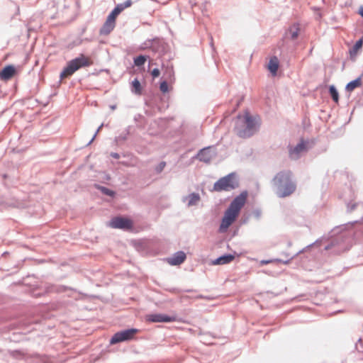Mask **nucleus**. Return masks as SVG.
I'll return each instance as SVG.
<instances>
[{
	"instance_id": "1",
	"label": "nucleus",
	"mask_w": 363,
	"mask_h": 363,
	"mask_svg": "<svg viewBox=\"0 0 363 363\" xmlns=\"http://www.w3.org/2000/svg\"><path fill=\"white\" fill-rule=\"evenodd\" d=\"M259 128V118L252 116L248 111L243 115H238L234 131L242 138H249L255 135Z\"/></svg>"
},
{
	"instance_id": "2",
	"label": "nucleus",
	"mask_w": 363,
	"mask_h": 363,
	"mask_svg": "<svg viewBox=\"0 0 363 363\" xmlns=\"http://www.w3.org/2000/svg\"><path fill=\"white\" fill-rule=\"evenodd\" d=\"M275 188V193L279 198H285L292 194L296 189V184L293 175L289 170L279 172L272 180Z\"/></svg>"
},
{
	"instance_id": "3",
	"label": "nucleus",
	"mask_w": 363,
	"mask_h": 363,
	"mask_svg": "<svg viewBox=\"0 0 363 363\" xmlns=\"http://www.w3.org/2000/svg\"><path fill=\"white\" fill-rule=\"evenodd\" d=\"M240 179L235 172H231L217 180L213 186V191L217 192L230 191L238 188Z\"/></svg>"
},
{
	"instance_id": "4",
	"label": "nucleus",
	"mask_w": 363,
	"mask_h": 363,
	"mask_svg": "<svg viewBox=\"0 0 363 363\" xmlns=\"http://www.w3.org/2000/svg\"><path fill=\"white\" fill-rule=\"evenodd\" d=\"M139 332L137 328H128L116 332L110 340L111 345H116L123 342H128L135 338V335Z\"/></svg>"
},
{
	"instance_id": "5",
	"label": "nucleus",
	"mask_w": 363,
	"mask_h": 363,
	"mask_svg": "<svg viewBox=\"0 0 363 363\" xmlns=\"http://www.w3.org/2000/svg\"><path fill=\"white\" fill-rule=\"evenodd\" d=\"M92 62L83 54L69 61L65 67V72L68 74H74L76 71L82 67L91 66Z\"/></svg>"
},
{
	"instance_id": "6",
	"label": "nucleus",
	"mask_w": 363,
	"mask_h": 363,
	"mask_svg": "<svg viewBox=\"0 0 363 363\" xmlns=\"http://www.w3.org/2000/svg\"><path fill=\"white\" fill-rule=\"evenodd\" d=\"M238 215L239 213L228 207L222 218L219 231L221 233L225 232L229 226L236 220Z\"/></svg>"
},
{
	"instance_id": "7",
	"label": "nucleus",
	"mask_w": 363,
	"mask_h": 363,
	"mask_svg": "<svg viewBox=\"0 0 363 363\" xmlns=\"http://www.w3.org/2000/svg\"><path fill=\"white\" fill-rule=\"evenodd\" d=\"M343 238V235H339L336 238H333L330 242L325 247V250H331L334 254H340L346 251L347 249L345 246Z\"/></svg>"
},
{
	"instance_id": "8",
	"label": "nucleus",
	"mask_w": 363,
	"mask_h": 363,
	"mask_svg": "<svg viewBox=\"0 0 363 363\" xmlns=\"http://www.w3.org/2000/svg\"><path fill=\"white\" fill-rule=\"evenodd\" d=\"M109 226L115 229L130 230L133 227V221L125 217L116 216L111 220Z\"/></svg>"
},
{
	"instance_id": "9",
	"label": "nucleus",
	"mask_w": 363,
	"mask_h": 363,
	"mask_svg": "<svg viewBox=\"0 0 363 363\" xmlns=\"http://www.w3.org/2000/svg\"><path fill=\"white\" fill-rule=\"evenodd\" d=\"M145 320L150 323H172L177 320V316L164 313H151L145 316Z\"/></svg>"
},
{
	"instance_id": "10",
	"label": "nucleus",
	"mask_w": 363,
	"mask_h": 363,
	"mask_svg": "<svg viewBox=\"0 0 363 363\" xmlns=\"http://www.w3.org/2000/svg\"><path fill=\"white\" fill-rule=\"evenodd\" d=\"M247 191L245 190L242 191L233 199L228 207L240 213V210L247 201Z\"/></svg>"
},
{
	"instance_id": "11",
	"label": "nucleus",
	"mask_w": 363,
	"mask_h": 363,
	"mask_svg": "<svg viewBox=\"0 0 363 363\" xmlns=\"http://www.w3.org/2000/svg\"><path fill=\"white\" fill-rule=\"evenodd\" d=\"M308 141L301 140L295 147L289 148V157L292 160H298L301 153L308 150Z\"/></svg>"
},
{
	"instance_id": "12",
	"label": "nucleus",
	"mask_w": 363,
	"mask_h": 363,
	"mask_svg": "<svg viewBox=\"0 0 363 363\" xmlns=\"http://www.w3.org/2000/svg\"><path fill=\"white\" fill-rule=\"evenodd\" d=\"M116 27V20L109 15L102 27L100 28L99 33L101 35H108Z\"/></svg>"
},
{
	"instance_id": "13",
	"label": "nucleus",
	"mask_w": 363,
	"mask_h": 363,
	"mask_svg": "<svg viewBox=\"0 0 363 363\" xmlns=\"http://www.w3.org/2000/svg\"><path fill=\"white\" fill-rule=\"evenodd\" d=\"M186 258V255L183 251H177L171 257L167 258V262L169 264L176 266L183 263Z\"/></svg>"
},
{
	"instance_id": "14",
	"label": "nucleus",
	"mask_w": 363,
	"mask_h": 363,
	"mask_svg": "<svg viewBox=\"0 0 363 363\" xmlns=\"http://www.w3.org/2000/svg\"><path fill=\"white\" fill-rule=\"evenodd\" d=\"M132 4V0H126L123 3L118 4L108 15L116 20L117 16L119 15L125 9L130 7Z\"/></svg>"
},
{
	"instance_id": "15",
	"label": "nucleus",
	"mask_w": 363,
	"mask_h": 363,
	"mask_svg": "<svg viewBox=\"0 0 363 363\" xmlns=\"http://www.w3.org/2000/svg\"><path fill=\"white\" fill-rule=\"evenodd\" d=\"M15 73L16 68L13 65H6L0 71V79L3 80H8L11 79Z\"/></svg>"
},
{
	"instance_id": "16",
	"label": "nucleus",
	"mask_w": 363,
	"mask_h": 363,
	"mask_svg": "<svg viewBox=\"0 0 363 363\" xmlns=\"http://www.w3.org/2000/svg\"><path fill=\"white\" fill-rule=\"evenodd\" d=\"M160 46V40L157 38H155L152 39L146 40L140 46V49H151L152 51L155 52L157 49Z\"/></svg>"
},
{
	"instance_id": "17",
	"label": "nucleus",
	"mask_w": 363,
	"mask_h": 363,
	"mask_svg": "<svg viewBox=\"0 0 363 363\" xmlns=\"http://www.w3.org/2000/svg\"><path fill=\"white\" fill-rule=\"evenodd\" d=\"M196 158L205 163H208L212 160V155L211 154L210 147H204L199 150L196 155Z\"/></svg>"
},
{
	"instance_id": "18",
	"label": "nucleus",
	"mask_w": 363,
	"mask_h": 363,
	"mask_svg": "<svg viewBox=\"0 0 363 363\" xmlns=\"http://www.w3.org/2000/svg\"><path fill=\"white\" fill-rule=\"evenodd\" d=\"M235 258V255L232 254H224L212 261L213 265H220L228 264Z\"/></svg>"
},
{
	"instance_id": "19",
	"label": "nucleus",
	"mask_w": 363,
	"mask_h": 363,
	"mask_svg": "<svg viewBox=\"0 0 363 363\" xmlns=\"http://www.w3.org/2000/svg\"><path fill=\"white\" fill-rule=\"evenodd\" d=\"M279 62L276 56H273L270 58L267 68L272 75L275 76L277 74V70L279 69Z\"/></svg>"
},
{
	"instance_id": "20",
	"label": "nucleus",
	"mask_w": 363,
	"mask_h": 363,
	"mask_svg": "<svg viewBox=\"0 0 363 363\" xmlns=\"http://www.w3.org/2000/svg\"><path fill=\"white\" fill-rule=\"evenodd\" d=\"M130 90L135 95L140 96L142 94V86L137 78L132 81Z\"/></svg>"
},
{
	"instance_id": "21",
	"label": "nucleus",
	"mask_w": 363,
	"mask_h": 363,
	"mask_svg": "<svg viewBox=\"0 0 363 363\" xmlns=\"http://www.w3.org/2000/svg\"><path fill=\"white\" fill-rule=\"evenodd\" d=\"M362 84V77H359L357 79L350 81L348 82L345 86V90L347 91H352L354 89L360 86Z\"/></svg>"
},
{
	"instance_id": "22",
	"label": "nucleus",
	"mask_w": 363,
	"mask_h": 363,
	"mask_svg": "<svg viewBox=\"0 0 363 363\" xmlns=\"http://www.w3.org/2000/svg\"><path fill=\"white\" fill-rule=\"evenodd\" d=\"M130 134V127L125 128L119 135L116 136L114 139V142L117 145H119L123 142L128 139V136Z\"/></svg>"
},
{
	"instance_id": "23",
	"label": "nucleus",
	"mask_w": 363,
	"mask_h": 363,
	"mask_svg": "<svg viewBox=\"0 0 363 363\" xmlns=\"http://www.w3.org/2000/svg\"><path fill=\"white\" fill-rule=\"evenodd\" d=\"M95 188L98 190H99L103 194L114 197L116 195V192L110 189H108L106 186H101L99 184H95Z\"/></svg>"
},
{
	"instance_id": "24",
	"label": "nucleus",
	"mask_w": 363,
	"mask_h": 363,
	"mask_svg": "<svg viewBox=\"0 0 363 363\" xmlns=\"http://www.w3.org/2000/svg\"><path fill=\"white\" fill-rule=\"evenodd\" d=\"M188 206H192L196 205L200 201V196L198 193H191L188 196Z\"/></svg>"
},
{
	"instance_id": "25",
	"label": "nucleus",
	"mask_w": 363,
	"mask_h": 363,
	"mask_svg": "<svg viewBox=\"0 0 363 363\" xmlns=\"http://www.w3.org/2000/svg\"><path fill=\"white\" fill-rule=\"evenodd\" d=\"M328 91H329V94H330L332 99L335 102L337 103L339 101V94H338V91H337L336 87L334 85H330L329 86Z\"/></svg>"
},
{
	"instance_id": "26",
	"label": "nucleus",
	"mask_w": 363,
	"mask_h": 363,
	"mask_svg": "<svg viewBox=\"0 0 363 363\" xmlns=\"http://www.w3.org/2000/svg\"><path fill=\"white\" fill-rule=\"evenodd\" d=\"M304 252V249H302L301 250H299L298 252H297L296 254H294V255H292L291 257H290L289 258H287L286 259L284 260V259H274V261L276 262H279V263H283L284 264H289L291 261L294 259L296 257H297L299 254L302 253Z\"/></svg>"
},
{
	"instance_id": "27",
	"label": "nucleus",
	"mask_w": 363,
	"mask_h": 363,
	"mask_svg": "<svg viewBox=\"0 0 363 363\" xmlns=\"http://www.w3.org/2000/svg\"><path fill=\"white\" fill-rule=\"evenodd\" d=\"M147 60V56L140 55L134 58V65L137 67H140L144 65Z\"/></svg>"
},
{
	"instance_id": "28",
	"label": "nucleus",
	"mask_w": 363,
	"mask_h": 363,
	"mask_svg": "<svg viewBox=\"0 0 363 363\" xmlns=\"http://www.w3.org/2000/svg\"><path fill=\"white\" fill-rule=\"evenodd\" d=\"M289 32L291 33V39L295 40L297 38L299 33V27L298 26L294 25L293 28L289 29Z\"/></svg>"
},
{
	"instance_id": "29",
	"label": "nucleus",
	"mask_w": 363,
	"mask_h": 363,
	"mask_svg": "<svg viewBox=\"0 0 363 363\" xmlns=\"http://www.w3.org/2000/svg\"><path fill=\"white\" fill-rule=\"evenodd\" d=\"M362 44H363V39L361 38V39L358 40L353 45L352 50H350V53L352 54L353 52H356L359 48H362Z\"/></svg>"
},
{
	"instance_id": "30",
	"label": "nucleus",
	"mask_w": 363,
	"mask_h": 363,
	"mask_svg": "<svg viewBox=\"0 0 363 363\" xmlns=\"http://www.w3.org/2000/svg\"><path fill=\"white\" fill-rule=\"evenodd\" d=\"M358 221L357 220H355L354 222H350L347 224H345V225H339V226H336L335 228H334L333 230H332V233H333V234L336 233V232H337V230L340 229V230H345L346 228V226L347 225H353L354 223H357Z\"/></svg>"
},
{
	"instance_id": "31",
	"label": "nucleus",
	"mask_w": 363,
	"mask_h": 363,
	"mask_svg": "<svg viewBox=\"0 0 363 363\" xmlns=\"http://www.w3.org/2000/svg\"><path fill=\"white\" fill-rule=\"evenodd\" d=\"M160 89L162 93H167L169 91V86L167 81H162L160 84Z\"/></svg>"
},
{
	"instance_id": "32",
	"label": "nucleus",
	"mask_w": 363,
	"mask_h": 363,
	"mask_svg": "<svg viewBox=\"0 0 363 363\" xmlns=\"http://www.w3.org/2000/svg\"><path fill=\"white\" fill-rule=\"evenodd\" d=\"M166 166V162L162 161V162H160L158 165L155 167V172L157 173H160L163 171L164 168Z\"/></svg>"
},
{
	"instance_id": "33",
	"label": "nucleus",
	"mask_w": 363,
	"mask_h": 363,
	"mask_svg": "<svg viewBox=\"0 0 363 363\" xmlns=\"http://www.w3.org/2000/svg\"><path fill=\"white\" fill-rule=\"evenodd\" d=\"M103 126H104V123H101L99 125V127L98 128V129L96 130V131L95 132V133L93 135L92 138L90 140V141L87 143L86 145H89L94 141V140L95 139L96 135L98 134V133L100 131V130L102 128Z\"/></svg>"
},
{
	"instance_id": "34",
	"label": "nucleus",
	"mask_w": 363,
	"mask_h": 363,
	"mask_svg": "<svg viewBox=\"0 0 363 363\" xmlns=\"http://www.w3.org/2000/svg\"><path fill=\"white\" fill-rule=\"evenodd\" d=\"M160 71L158 68H154L151 72V75L153 78L158 77L160 76Z\"/></svg>"
},
{
	"instance_id": "35",
	"label": "nucleus",
	"mask_w": 363,
	"mask_h": 363,
	"mask_svg": "<svg viewBox=\"0 0 363 363\" xmlns=\"http://www.w3.org/2000/svg\"><path fill=\"white\" fill-rule=\"evenodd\" d=\"M356 349L360 352H363V345L362 343V339L359 338L358 340V343L356 344Z\"/></svg>"
},
{
	"instance_id": "36",
	"label": "nucleus",
	"mask_w": 363,
	"mask_h": 363,
	"mask_svg": "<svg viewBox=\"0 0 363 363\" xmlns=\"http://www.w3.org/2000/svg\"><path fill=\"white\" fill-rule=\"evenodd\" d=\"M65 72V67L63 69V70L60 73V79H64L65 77H70L72 75V74H68L67 72Z\"/></svg>"
},
{
	"instance_id": "37",
	"label": "nucleus",
	"mask_w": 363,
	"mask_h": 363,
	"mask_svg": "<svg viewBox=\"0 0 363 363\" xmlns=\"http://www.w3.org/2000/svg\"><path fill=\"white\" fill-rule=\"evenodd\" d=\"M357 207V203H349L347 204V212H351L352 211H354Z\"/></svg>"
},
{
	"instance_id": "38",
	"label": "nucleus",
	"mask_w": 363,
	"mask_h": 363,
	"mask_svg": "<svg viewBox=\"0 0 363 363\" xmlns=\"http://www.w3.org/2000/svg\"><path fill=\"white\" fill-rule=\"evenodd\" d=\"M261 214H262V211L260 209H255L253 211V215L257 219H259L260 218Z\"/></svg>"
},
{
	"instance_id": "39",
	"label": "nucleus",
	"mask_w": 363,
	"mask_h": 363,
	"mask_svg": "<svg viewBox=\"0 0 363 363\" xmlns=\"http://www.w3.org/2000/svg\"><path fill=\"white\" fill-rule=\"evenodd\" d=\"M67 289H68V287H67V286H63V285H60V286H57L56 291H57V292H64V291H65Z\"/></svg>"
},
{
	"instance_id": "40",
	"label": "nucleus",
	"mask_w": 363,
	"mask_h": 363,
	"mask_svg": "<svg viewBox=\"0 0 363 363\" xmlns=\"http://www.w3.org/2000/svg\"><path fill=\"white\" fill-rule=\"evenodd\" d=\"M272 262H276L274 261V259H264V260H262L260 263L262 264H267L272 263Z\"/></svg>"
},
{
	"instance_id": "41",
	"label": "nucleus",
	"mask_w": 363,
	"mask_h": 363,
	"mask_svg": "<svg viewBox=\"0 0 363 363\" xmlns=\"http://www.w3.org/2000/svg\"><path fill=\"white\" fill-rule=\"evenodd\" d=\"M111 157L115 158V159H118L120 158V155L117 152H111L110 154Z\"/></svg>"
},
{
	"instance_id": "42",
	"label": "nucleus",
	"mask_w": 363,
	"mask_h": 363,
	"mask_svg": "<svg viewBox=\"0 0 363 363\" xmlns=\"http://www.w3.org/2000/svg\"><path fill=\"white\" fill-rule=\"evenodd\" d=\"M358 13L363 18V6H360Z\"/></svg>"
},
{
	"instance_id": "43",
	"label": "nucleus",
	"mask_w": 363,
	"mask_h": 363,
	"mask_svg": "<svg viewBox=\"0 0 363 363\" xmlns=\"http://www.w3.org/2000/svg\"><path fill=\"white\" fill-rule=\"evenodd\" d=\"M209 38H210V45H211V48H212L213 49H214L213 42V37H212V35H210V36H209Z\"/></svg>"
},
{
	"instance_id": "44",
	"label": "nucleus",
	"mask_w": 363,
	"mask_h": 363,
	"mask_svg": "<svg viewBox=\"0 0 363 363\" xmlns=\"http://www.w3.org/2000/svg\"><path fill=\"white\" fill-rule=\"evenodd\" d=\"M20 353L18 351H12L11 352V354L13 357H16L17 354H19Z\"/></svg>"
},
{
	"instance_id": "45",
	"label": "nucleus",
	"mask_w": 363,
	"mask_h": 363,
	"mask_svg": "<svg viewBox=\"0 0 363 363\" xmlns=\"http://www.w3.org/2000/svg\"><path fill=\"white\" fill-rule=\"evenodd\" d=\"M282 255H284L286 258H289L290 257L292 256L288 252H282Z\"/></svg>"
},
{
	"instance_id": "46",
	"label": "nucleus",
	"mask_w": 363,
	"mask_h": 363,
	"mask_svg": "<svg viewBox=\"0 0 363 363\" xmlns=\"http://www.w3.org/2000/svg\"><path fill=\"white\" fill-rule=\"evenodd\" d=\"M318 242V240H315V242L312 243V244H310L308 245H307L305 248H303L304 250L306 248H309L310 247H311L312 245H313L315 243H317Z\"/></svg>"
},
{
	"instance_id": "47",
	"label": "nucleus",
	"mask_w": 363,
	"mask_h": 363,
	"mask_svg": "<svg viewBox=\"0 0 363 363\" xmlns=\"http://www.w3.org/2000/svg\"><path fill=\"white\" fill-rule=\"evenodd\" d=\"M318 242V240H315V242L312 243V244H310L308 245H307L305 248H303L304 250L306 248H309L310 247H311L312 245H313L315 243H317Z\"/></svg>"
},
{
	"instance_id": "48",
	"label": "nucleus",
	"mask_w": 363,
	"mask_h": 363,
	"mask_svg": "<svg viewBox=\"0 0 363 363\" xmlns=\"http://www.w3.org/2000/svg\"><path fill=\"white\" fill-rule=\"evenodd\" d=\"M110 108L112 109V110H115L116 108V105H111L110 106Z\"/></svg>"
},
{
	"instance_id": "49",
	"label": "nucleus",
	"mask_w": 363,
	"mask_h": 363,
	"mask_svg": "<svg viewBox=\"0 0 363 363\" xmlns=\"http://www.w3.org/2000/svg\"><path fill=\"white\" fill-rule=\"evenodd\" d=\"M292 245L291 242V241H289L288 243H287V246L288 247H291Z\"/></svg>"
}]
</instances>
